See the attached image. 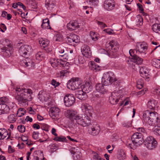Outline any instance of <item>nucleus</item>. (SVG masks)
<instances>
[{"instance_id": "obj_23", "label": "nucleus", "mask_w": 160, "mask_h": 160, "mask_svg": "<svg viewBox=\"0 0 160 160\" xmlns=\"http://www.w3.org/2000/svg\"><path fill=\"white\" fill-rule=\"evenodd\" d=\"M131 61L132 62L139 65L141 64L142 63L143 60L142 58L136 55L134 57L131 58Z\"/></svg>"}, {"instance_id": "obj_1", "label": "nucleus", "mask_w": 160, "mask_h": 160, "mask_svg": "<svg viewBox=\"0 0 160 160\" xmlns=\"http://www.w3.org/2000/svg\"><path fill=\"white\" fill-rule=\"evenodd\" d=\"M102 82L103 84L98 83L95 86L96 89L98 92L102 94L106 92L107 90L104 87L113 84L115 87H117L120 85L121 81L116 78L115 75L112 72H106L103 74L102 78Z\"/></svg>"}, {"instance_id": "obj_41", "label": "nucleus", "mask_w": 160, "mask_h": 160, "mask_svg": "<svg viewBox=\"0 0 160 160\" xmlns=\"http://www.w3.org/2000/svg\"><path fill=\"white\" fill-rule=\"evenodd\" d=\"M46 96V94L45 93H43L41 94L39 93L38 95V98L42 102L46 101L47 100Z\"/></svg>"}, {"instance_id": "obj_39", "label": "nucleus", "mask_w": 160, "mask_h": 160, "mask_svg": "<svg viewBox=\"0 0 160 160\" xmlns=\"http://www.w3.org/2000/svg\"><path fill=\"white\" fill-rule=\"evenodd\" d=\"M16 120V119L15 118V116L13 114H10L8 117V121L9 122L13 123Z\"/></svg>"}, {"instance_id": "obj_36", "label": "nucleus", "mask_w": 160, "mask_h": 160, "mask_svg": "<svg viewBox=\"0 0 160 160\" xmlns=\"http://www.w3.org/2000/svg\"><path fill=\"white\" fill-rule=\"evenodd\" d=\"M64 48H65L64 47H60L57 50L58 54L59 56L62 57L66 54L64 52Z\"/></svg>"}, {"instance_id": "obj_16", "label": "nucleus", "mask_w": 160, "mask_h": 160, "mask_svg": "<svg viewBox=\"0 0 160 160\" xmlns=\"http://www.w3.org/2000/svg\"><path fill=\"white\" fill-rule=\"evenodd\" d=\"M82 110L85 112L84 116H87L89 117L92 116V108L88 104H84L82 106Z\"/></svg>"}, {"instance_id": "obj_34", "label": "nucleus", "mask_w": 160, "mask_h": 160, "mask_svg": "<svg viewBox=\"0 0 160 160\" xmlns=\"http://www.w3.org/2000/svg\"><path fill=\"white\" fill-rule=\"evenodd\" d=\"M146 136H145V139L143 142H144V144H146L147 142L152 143L154 141H156L152 137L149 136L147 138H146Z\"/></svg>"}, {"instance_id": "obj_57", "label": "nucleus", "mask_w": 160, "mask_h": 160, "mask_svg": "<svg viewBox=\"0 0 160 160\" xmlns=\"http://www.w3.org/2000/svg\"><path fill=\"white\" fill-rule=\"evenodd\" d=\"M137 51L135 49H130L129 51V53L130 56L132 58L134 57L135 56H136V53Z\"/></svg>"}, {"instance_id": "obj_37", "label": "nucleus", "mask_w": 160, "mask_h": 160, "mask_svg": "<svg viewBox=\"0 0 160 160\" xmlns=\"http://www.w3.org/2000/svg\"><path fill=\"white\" fill-rule=\"evenodd\" d=\"M36 58L39 60L44 59L45 57L42 52H38L36 55Z\"/></svg>"}, {"instance_id": "obj_2", "label": "nucleus", "mask_w": 160, "mask_h": 160, "mask_svg": "<svg viewBox=\"0 0 160 160\" xmlns=\"http://www.w3.org/2000/svg\"><path fill=\"white\" fill-rule=\"evenodd\" d=\"M16 91L17 95L16 96L15 99L18 101L19 103L23 106L28 105V101H31L32 99V90L29 89H23L17 88Z\"/></svg>"}, {"instance_id": "obj_48", "label": "nucleus", "mask_w": 160, "mask_h": 160, "mask_svg": "<svg viewBox=\"0 0 160 160\" xmlns=\"http://www.w3.org/2000/svg\"><path fill=\"white\" fill-rule=\"evenodd\" d=\"M90 36L92 39L93 41H96L98 40V37L95 32H91L90 33Z\"/></svg>"}, {"instance_id": "obj_52", "label": "nucleus", "mask_w": 160, "mask_h": 160, "mask_svg": "<svg viewBox=\"0 0 160 160\" xmlns=\"http://www.w3.org/2000/svg\"><path fill=\"white\" fill-rule=\"evenodd\" d=\"M143 82L141 79L138 80L137 82V87L139 89H141L143 87Z\"/></svg>"}, {"instance_id": "obj_19", "label": "nucleus", "mask_w": 160, "mask_h": 160, "mask_svg": "<svg viewBox=\"0 0 160 160\" xmlns=\"http://www.w3.org/2000/svg\"><path fill=\"white\" fill-rule=\"evenodd\" d=\"M158 102L154 98H150L147 103L148 108L151 109H155L157 104Z\"/></svg>"}, {"instance_id": "obj_38", "label": "nucleus", "mask_w": 160, "mask_h": 160, "mask_svg": "<svg viewBox=\"0 0 160 160\" xmlns=\"http://www.w3.org/2000/svg\"><path fill=\"white\" fill-rule=\"evenodd\" d=\"M70 35L71 38H72V39L74 43H78L80 42L79 37L78 36L75 34H71Z\"/></svg>"}, {"instance_id": "obj_21", "label": "nucleus", "mask_w": 160, "mask_h": 160, "mask_svg": "<svg viewBox=\"0 0 160 160\" xmlns=\"http://www.w3.org/2000/svg\"><path fill=\"white\" fill-rule=\"evenodd\" d=\"M92 89V86L91 82H86L84 84L82 90L86 93H88L91 91Z\"/></svg>"}, {"instance_id": "obj_17", "label": "nucleus", "mask_w": 160, "mask_h": 160, "mask_svg": "<svg viewBox=\"0 0 160 160\" xmlns=\"http://www.w3.org/2000/svg\"><path fill=\"white\" fill-rule=\"evenodd\" d=\"M75 95L77 98L81 100H84L87 98L86 93L82 90L75 91Z\"/></svg>"}, {"instance_id": "obj_64", "label": "nucleus", "mask_w": 160, "mask_h": 160, "mask_svg": "<svg viewBox=\"0 0 160 160\" xmlns=\"http://www.w3.org/2000/svg\"><path fill=\"white\" fill-rule=\"evenodd\" d=\"M137 130L138 131L142 132V133L144 136H146V134L145 133V130L144 128H138Z\"/></svg>"}, {"instance_id": "obj_4", "label": "nucleus", "mask_w": 160, "mask_h": 160, "mask_svg": "<svg viewBox=\"0 0 160 160\" xmlns=\"http://www.w3.org/2000/svg\"><path fill=\"white\" fill-rule=\"evenodd\" d=\"M143 120L144 122L150 125L154 126L158 123V113L147 110L143 112Z\"/></svg>"}, {"instance_id": "obj_62", "label": "nucleus", "mask_w": 160, "mask_h": 160, "mask_svg": "<svg viewBox=\"0 0 160 160\" xmlns=\"http://www.w3.org/2000/svg\"><path fill=\"white\" fill-rule=\"evenodd\" d=\"M104 32H105L109 34H111L113 33V31L110 28L105 29L103 30Z\"/></svg>"}, {"instance_id": "obj_29", "label": "nucleus", "mask_w": 160, "mask_h": 160, "mask_svg": "<svg viewBox=\"0 0 160 160\" xmlns=\"http://www.w3.org/2000/svg\"><path fill=\"white\" fill-rule=\"evenodd\" d=\"M117 157L118 159L123 160L126 158L125 153L124 151L122 149L118 150V152Z\"/></svg>"}, {"instance_id": "obj_27", "label": "nucleus", "mask_w": 160, "mask_h": 160, "mask_svg": "<svg viewBox=\"0 0 160 160\" xmlns=\"http://www.w3.org/2000/svg\"><path fill=\"white\" fill-rule=\"evenodd\" d=\"M145 146L148 149L152 150L156 148L157 145V142L156 141H154L152 143L147 142L145 144Z\"/></svg>"}, {"instance_id": "obj_20", "label": "nucleus", "mask_w": 160, "mask_h": 160, "mask_svg": "<svg viewBox=\"0 0 160 160\" xmlns=\"http://www.w3.org/2000/svg\"><path fill=\"white\" fill-rule=\"evenodd\" d=\"M82 54L86 57L90 55V50L89 46L86 45H83L81 49Z\"/></svg>"}, {"instance_id": "obj_18", "label": "nucleus", "mask_w": 160, "mask_h": 160, "mask_svg": "<svg viewBox=\"0 0 160 160\" xmlns=\"http://www.w3.org/2000/svg\"><path fill=\"white\" fill-rule=\"evenodd\" d=\"M118 93L117 92H113L112 93V95L109 97V100L110 103L113 105L117 103L120 99L118 98Z\"/></svg>"}, {"instance_id": "obj_47", "label": "nucleus", "mask_w": 160, "mask_h": 160, "mask_svg": "<svg viewBox=\"0 0 160 160\" xmlns=\"http://www.w3.org/2000/svg\"><path fill=\"white\" fill-rule=\"evenodd\" d=\"M91 69L93 71H99L100 70V67L98 65H97L94 62V64H92Z\"/></svg>"}, {"instance_id": "obj_24", "label": "nucleus", "mask_w": 160, "mask_h": 160, "mask_svg": "<svg viewBox=\"0 0 160 160\" xmlns=\"http://www.w3.org/2000/svg\"><path fill=\"white\" fill-rule=\"evenodd\" d=\"M39 43L43 48L47 47L49 43V41L47 39L41 38L39 40Z\"/></svg>"}, {"instance_id": "obj_33", "label": "nucleus", "mask_w": 160, "mask_h": 160, "mask_svg": "<svg viewBox=\"0 0 160 160\" xmlns=\"http://www.w3.org/2000/svg\"><path fill=\"white\" fill-rule=\"evenodd\" d=\"M136 25L138 26L142 25L143 22V19L141 16H139L136 18Z\"/></svg>"}, {"instance_id": "obj_50", "label": "nucleus", "mask_w": 160, "mask_h": 160, "mask_svg": "<svg viewBox=\"0 0 160 160\" xmlns=\"http://www.w3.org/2000/svg\"><path fill=\"white\" fill-rule=\"evenodd\" d=\"M127 145L128 147H130L132 149H134L136 148V146H138L137 144H133L132 142V141L131 143H129V141H128L127 143Z\"/></svg>"}, {"instance_id": "obj_8", "label": "nucleus", "mask_w": 160, "mask_h": 160, "mask_svg": "<svg viewBox=\"0 0 160 160\" xmlns=\"http://www.w3.org/2000/svg\"><path fill=\"white\" fill-rule=\"evenodd\" d=\"M145 139V136L141 132H135L132 136L131 140L133 144H137L139 145L143 143Z\"/></svg>"}, {"instance_id": "obj_60", "label": "nucleus", "mask_w": 160, "mask_h": 160, "mask_svg": "<svg viewBox=\"0 0 160 160\" xmlns=\"http://www.w3.org/2000/svg\"><path fill=\"white\" fill-rule=\"evenodd\" d=\"M97 23L100 27L102 28H104L105 27H107V26L106 24L102 22L97 21Z\"/></svg>"}, {"instance_id": "obj_11", "label": "nucleus", "mask_w": 160, "mask_h": 160, "mask_svg": "<svg viewBox=\"0 0 160 160\" xmlns=\"http://www.w3.org/2000/svg\"><path fill=\"white\" fill-rule=\"evenodd\" d=\"M89 128L88 129L89 133L93 136L98 135L100 131L99 126L98 124H93L92 126H89Z\"/></svg>"}, {"instance_id": "obj_13", "label": "nucleus", "mask_w": 160, "mask_h": 160, "mask_svg": "<svg viewBox=\"0 0 160 160\" xmlns=\"http://www.w3.org/2000/svg\"><path fill=\"white\" fill-rule=\"evenodd\" d=\"M21 64L28 68H30V67H33L35 65L34 62L31 59L28 58L21 61Z\"/></svg>"}, {"instance_id": "obj_44", "label": "nucleus", "mask_w": 160, "mask_h": 160, "mask_svg": "<svg viewBox=\"0 0 160 160\" xmlns=\"http://www.w3.org/2000/svg\"><path fill=\"white\" fill-rule=\"evenodd\" d=\"M155 125V128L154 132L156 133V134L160 135V124H159L158 123Z\"/></svg>"}, {"instance_id": "obj_35", "label": "nucleus", "mask_w": 160, "mask_h": 160, "mask_svg": "<svg viewBox=\"0 0 160 160\" xmlns=\"http://www.w3.org/2000/svg\"><path fill=\"white\" fill-rule=\"evenodd\" d=\"M152 65L157 68H160V60L154 59L152 62Z\"/></svg>"}, {"instance_id": "obj_43", "label": "nucleus", "mask_w": 160, "mask_h": 160, "mask_svg": "<svg viewBox=\"0 0 160 160\" xmlns=\"http://www.w3.org/2000/svg\"><path fill=\"white\" fill-rule=\"evenodd\" d=\"M72 38L71 36V35L69 36V37L67 36L66 38V40L67 43L70 45H72L74 44Z\"/></svg>"}, {"instance_id": "obj_14", "label": "nucleus", "mask_w": 160, "mask_h": 160, "mask_svg": "<svg viewBox=\"0 0 160 160\" xmlns=\"http://www.w3.org/2000/svg\"><path fill=\"white\" fill-rule=\"evenodd\" d=\"M60 111V109L56 107H52L50 109L49 115L52 119L57 118Z\"/></svg>"}, {"instance_id": "obj_55", "label": "nucleus", "mask_w": 160, "mask_h": 160, "mask_svg": "<svg viewBox=\"0 0 160 160\" xmlns=\"http://www.w3.org/2000/svg\"><path fill=\"white\" fill-rule=\"evenodd\" d=\"M49 147L50 149L52 150H51V152L55 151L58 148V146L55 144H53L52 145H50Z\"/></svg>"}, {"instance_id": "obj_58", "label": "nucleus", "mask_w": 160, "mask_h": 160, "mask_svg": "<svg viewBox=\"0 0 160 160\" xmlns=\"http://www.w3.org/2000/svg\"><path fill=\"white\" fill-rule=\"evenodd\" d=\"M51 84L55 88L58 86L60 84L59 82H57L56 80L53 79L51 81Z\"/></svg>"}, {"instance_id": "obj_61", "label": "nucleus", "mask_w": 160, "mask_h": 160, "mask_svg": "<svg viewBox=\"0 0 160 160\" xmlns=\"http://www.w3.org/2000/svg\"><path fill=\"white\" fill-rule=\"evenodd\" d=\"M101 157L97 153H94V154L93 155V158L94 160H99Z\"/></svg>"}, {"instance_id": "obj_15", "label": "nucleus", "mask_w": 160, "mask_h": 160, "mask_svg": "<svg viewBox=\"0 0 160 160\" xmlns=\"http://www.w3.org/2000/svg\"><path fill=\"white\" fill-rule=\"evenodd\" d=\"M68 29L70 31L76 30L79 28V23L77 21H71L67 25Z\"/></svg>"}, {"instance_id": "obj_26", "label": "nucleus", "mask_w": 160, "mask_h": 160, "mask_svg": "<svg viewBox=\"0 0 160 160\" xmlns=\"http://www.w3.org/2000/svg\"><path fill=\"white\" fill-rule=\"evenodd\" d=\"M148 72V70L147 69L146 67H141L140 68V73L141 76L142 77L149 76Z\"/></svg>"}, {"instance_id": "obj_49", "label": "nucleus", "mask_w": 160, "mask_h": 160, "mask_svg": "<svg viewBox=\"0 0 160 160\" xmlns=\"http://www.w3.org/2000/svg\"><path fill=\"white\" fill-rule=\"evenodd\" d=\"M17 129L21 132H24L25 131V127L22 125H20L18 126Z\"/></svg>"}, {"instance_id": "obj_25", "label": "nucleus", "mask_w": 160, "mask_h": 160, "mask_svg": "<svg viewBox=\"0 0 160 160\" xmlns=\"http://www.w3.org/2000/svg\"><path fill=\"white\" fill-rule=\"evenodd\" d=\"M67 113L68 114V118L72 120L73 122L75 119V118L78 115L75 111L71 110H68Z\"/></svg>"}, {"instance_id": "obj_40", "label": "nucleus", "mask_w": 160, "mask_h": 160, "mask_svg": "<svg viewBox=\"0 0 160 160\" xmlns=\"http://www.w3.org/2000/svg\"><path fill=\"white\" fill-rule=\"evenodd\" d=\"M25 113V111L24 109L22 108H20L18 109L17 113V116L19 117H21L24 115Z\"/></svg>"}, {"instance_id": "obj_51", "label": "nucleus", "mask_w": 160, "mask_h": 160, "mask_svg": "<svg viewBox=\"0 0 160 160\" xmlns=\"http://www.w3.org/2000/svg\"><path fill=\"white\" fill-rule=\"evenodd\" d=\"M54 140L56 141H59V142H64V141H66V138L65 137H57L55 138L54 139Z\"/></svg>"}, {"instance_id": "obj_5", "label": "nucleus", "mask_w": 160, "mask_h": 160, "mask_svg": "<svg viewBox=\"0 0 160 160\" xmlns=\"http://www.w3.org/2000/svg\"><path fill=\"white\" fill-rule=\"evenodd\" d=\"M108 49H107V53L109 57L112 58H116L118 56V52L119 45L118 43L112 40L107 44Z\"/></svg>"}, {"instance_id": "obj_63", "label": "nucleus", "mask_w": 160, "mask_h": 160, "mask_svg": "<svg viewBox=\"0 0 160 160\" xmlns=\"http://www.w3.org/2000/svg\"><path fill=\"white\" fill-rule=\"evenodd\" d=\"M16 5H17L18 6H20L24 10H26V7L21 2H17V3H16Z\"/></svg>"}, {"instance_id": "obj_30", "label": "nucleus", "mask_w": 160, "mask_h": 160, "mask_svg": "<svg viewBox=\"0 0 160 160\" xmlns=\"http://www.w3.org/2000/svg\"><path fill=\"white\" fill-rule=\"evenodd\" d=\"M73 84L74 86V90L79 88L80 85L81 84L80 80H79L78 78H74Z\"/></svg>"}, {"instance_id": "obj_6", "label": "nucleus", "mask_w": 160, "mask_h": 160, "mask_svg": "<svg viewBox=\"0 0 160 160\" xmlns=\"http://www.w3.org/2000/svg\"><path fill=\"white\" fill-rule=\"evenodd\" d=\"M12 45L8 39L0 41V52H3L5 57H9L11 55Z\"/></svg>"}, {"instance_id": "obj_31", "label": "nucleus", "mask_w": 160, "mask_h": 160, "mask_svg": "<svg viewBox=\"0 0 160 160\" xmlns=\"http://www.w3.org/2000/svg\"><path fill=\"white\" fill-rule=\"evenodd\" d=\"M152 29L154 32L160 34V24H154L152 26Z\"/></svg>"}, {"instance_id": "obj_12", "label": "nucleus", "mask_w": 160, "mask_h": 160, "mask_svg": "<svg viewBox=\"0 0 160 160\" xmlns=\"http://www.w3.org/2000/svg\"><path fill=\"white\" fill-rule=\"evenodd\" d=\"M115 5V3L114 0H105L104 2V7L108 11L113 10Z\"/></svg>"}, {"instance_id": "obj_32", "label": "nucleus", "mask_w": 160, "mask_h": 160, "mask_svg": "<svg viewBox=\"0 0 160 160\" xmlns=\"http://www.w3.org/2000/svg\"><path fill=\"white\" fill-rule=\"evenodd\" d=\"M73 81H74V78H72L68 81L67 84V87L70 89H71L72 90H74Z\"/></svg>"}, {"instance_id": "obj_54", "label": "nucleus", "mask_w": 160, "mask_h": 160, "mask_svg": "<svg viewBox=\"0 0 160 160\" xmlns=\"http://www.w3.org/2000/svg\"><path fill=\"white\" fill-rule=\"evenodd\" d=\"M65 64V62L63 60L61 59H57V66L58 65H61V66L64 67Z\"/></svg>"}, {"instance_id": "obj_46", "label": "nucleus", "mask_w": 160, "mask_h": 160, "mask_svg": "<svg viewBox=\"0 0 160 160\" xmlns=\"http://www.w3.org/2000/svg\"><path fill=\"white\" fill-rule=\"evenodd\" d=\"M70 72L67 70H62L60 72V76L63 77L64 76L67 77L68 76Z\"/></svg>"}, {"instance_id": "obj_9", "label": "nucleus", "mask_w": 160, "mask_h": 160, "mask_svg": "<svg viewBox=\"0 0 160 160\" xmlns=\"http://www.w3.org/2000/svg\"><path fill=\"white\" fill-rule=\"evenodd\" d=\"M17 45L18 47L20 46L19 52L22 57H25L27 55L28 52H31L32 51L31 46L27 45H22V42L18 43Z\"/></svg>"}, {"instance_id": "obj_59", "label": "nucleus", "mask_w": 160, "mask_h": 160, "mask_svg": "<svg viewBox=\"0 0 160 160\" xmlns=\"http://www.w3.org/2000/svg\"><path fill=\"white\" fill-rule=\"evenodd\" d=\"M39 133L38 132H33L32 137L35 139H37L38 138V134Z\"/></svg>"}, {"instance_id": "obj_22", "label": "nucleus", "mask_w": 160, "mask_h": 160, "mask_svg": "<svg viewBox=\"0 0 160 160\" xmlns=\"http://www.w3.org/2000/svg\"><path fill=\"white\" fill-rule=\"evenodd\" d=\"M55 4V0H46L45 6L48 10H52L54 8Z\"/></svg>"}, {"instance_id": "obj_56", "label": "nucleus", "mask_w": 160, "mask_h": 160, "mask_svg": "<svg viewBox=\"0 0 160 160\" xmlns=\"http://www.w3.org/2000/svg\"><path fill=\"white\" fill-rule=\"evenodd\" d=\"M7 136H8L7 139H8L9 138L10 136V133L9 135L8 133V131L7 130L6 132L2 135L0 137V139H3L4 138H6Z\"/></svg>"}, {"instance_id": "obj_53", "label": "nucleus", "mask_w": 160, "mask_h": 160, "mask_svg": "<svg viewBox=\"0 0 160 160\" xmlns=\"http://www.w3.org/2000/svg\"><path fill=\"white\" fill-rule=\"evenodd\" d=\"M50 23H42L41 26L43 29H50L51 28L50 26Z\"/></svg>"}, {"instance_id": "obj_28", "label": "nucleus", "mask_w": 160, "mask_h": 160, "mask_svg": "<svg viewBox=\"0 0 160 160\" xmlns=\"http://www.w3.org/2000/svg\"><path fill=\"white\" fill-rule=\"evenodd\" d=\"M138 51L140 53H144L147 49V47L142 44H138L137 46Z\"/></svg>"}, {"instance_id": "obj_45", "label": "nucleus", "mask_w": 160, "mask_h": 160, "mask_svg": "<svg viewBox=\"0 0 160 160\" xmlns=\"http://www.w3.org/2000/svg\"><path fill=\"white\" fill-rule=\"evenodd\" d=\"M53 40L56 42H60L62 39L61 35L60 34H58L54 36L53 37Z\"/></svg>"}, {"instance_id": "obj_42", "label": "nucleus", "mask_w": 160, "mask_h": 160, "mask_svg": "<svg viewBox=\"0 0 160 160\" xmlns=\"http://www.w3.org/2000/svg\"><path fill=\"white\" fill-rule=\"evenodd\" d=\"M50 62L53 67L55 68L57 66V59L54 58H52L50 61Z\"/></svg>"}, {"instance_id": "obj_10", "label": "nucleus", "mask_w": 160, "mask_h": 160, "mask_svg": "<svg viewBox=\"0 0 160 160\" xmlns=\"http://www.w3.org/2000/svg\"><path fill=\"white\" fill-rule=\"evenodd\" d=\"M75 99L74 96L71 94L66 95L64 98V103L68 107L72 106L75 102Z\"/></svg>"}, {"instance_id": "obj_3", "label": "nucleus", "mask_w": 160, "mask_h": 160, "mask_svg": "<svg viewBox=\"0 0 160 160\" xmlns=\"http://www.w3.org/2000/svg\"><path fill=\"white\" fill-rule=\"evenodd\" d=\"M18 110L16 105L12 102H8V99L6 97L0 98V115L8 114L10 111L14 113Z\"/></svg>"}, {"instance_id": "obj_7", "label": "nucleus", "mask_w": 160, "mask_h": 160, "mask_svg": "<svg viewBox=\"0 0 160 160\" xmlns=\"http://www.w3.org/2000/svg\"><path fill=\"white\" fill-rule=\"evenodd\" d=\"M75 122L83 127L89 126L91 124L90 119L89 117L87 116H85L82 117L78 115L73 122L74 123Z\"/></svg>"}]
</instances>
